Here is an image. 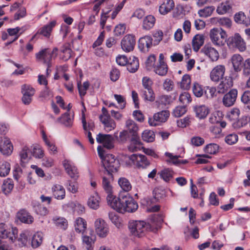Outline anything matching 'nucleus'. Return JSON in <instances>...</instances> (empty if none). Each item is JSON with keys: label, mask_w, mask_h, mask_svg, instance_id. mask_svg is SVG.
Returning <instances> with one entry per match:
<instances>
[{"label": "nucleus", "mask_w": 250, "mask_h": 250, "mask_svg": "<svg viewBox=\"0 0 250 250\" xmlns=\"http://www.w3.org/2000/svg\"><path fill=\"white\" fill-rule=\"evenodd\" d=\"M110 206L122 213L134 212L138 208L137 202L128 193H121Z\"/></svg>", "instance_id": "f257e3e1"}, {"label": "nucleus", "mask_w": 250, "mask_h": 250, "mask_svg": "<svg viewBox=\"0 0 250 250\" xmlns=\"http://www.w3.org/2000/svg\"><path fill=\"white\" fill-rule=\"evenodd\" d=\"M128 228L131 234L138 237H143L147 231L153 230L151 225L144 221H130Z\"/></svg>", "instance_id": "f03ea898"}, {"label": "nucleus", "mask_w": 250, "mask_h": 250, "mask_svg": "<svg viewBox=\"0 0 250 250\" xmlns=\"http://www.w3.org/2000/svg\"><path fill=\"white\" fill-rule=\"evenodd\" d=\"M58 49L57 47L51 50L49 48H44L36 54V59L38 62H42L47 65L46 75H49V68L51 66V62L53 58L56 57Z\"/></svg>", "instance_id": "7ed1b4c3"}, {"label": "nucleus", "mask_w": 250, "mask_h": 250, "mask_svg": "<svg viewBox=\"0 0 250 250\" xmlns=\"http://www.w3.org/2000/svg\"><path fill=\"white\" fill-rule=\"evenodd\" d=\"M209 37L212 42L215 45H223L227 38L226 32L222 28H214L209 32Z\"/></svg>", "instance_id": "20e7f679"}, {"label": "nucleus", "mask_w": 250, "mask_h": 250, "mask_svg": "<svg viewBox=\"0 0 250 250\" xmlns=\"http://www.w3.org/2000/svg\"><path fill=\"white\" fill-rule=\"evenodd\" d=\"M18 230L16 228H9L3 223L0 224V238L7 239L13 243L17 237Z\"/></svg>", "instance_id": "39448f33"}, {"label": "nucleus", "mask_w": 250, "mask_h": 250, "mask_svg": "<svg viewBox=\"0 0 250 250\" xmlns=\"http://www.w3.org/2000/svg\"><path fill=\"white\" fill-rule=\"evenodd\" d=\"M102 114L99 116L100 121L104 126V129L106 132L114 129L116 126L115 121L112 120L107 109L103 107L102 109Z\"/></svg>", "instance_id": "423d86ee"}, {"label": "nucleus", "mask_w": 250, "mask_h": 250, "mask_svg": "<svg viewBox=\"0 0 250 250\" xmlns=\"http://www.w3.org/2000/svg\"><path fill=\"white\" fill-rule=\"evenodd\" d=\"M102 163L108 173L116 172L120 167L119 161L112 154L106 155Z\"/></svg>", "instance_id": "0eeeda50"}, {"label": "nucleus", "mask_w": 250, "mask_h": 250, "mask_svg": "<svg viewBox=\"0 0 250 250\" xmlns=\"http://www.w3.org/2000/svg\"><path fill=\"white\" fill-rule=\"evenodd\" d=\"M229 48H237L240 51H244L246 49V43L239 34H235L229 37L227 42Z\"/></svg>", "instance_id": "6e6552de"}, {"label": "nucleus", "mask_w": 250, "mask_h": 250, "mask_svg": "<svg viewBox=\"0 0 250 250\" xmlns=\"http://www.w3.org/2000/svg\"><path fill=\"white\" fill-rule=\"evenodd\" d=\"M169 116V112L168 111L162 110L155 113L152 118H149L148 122L150 126H156L166 122Z\"/></svg>", "instance_id": "1a4fd4ad"}, {"label": "nucleus", "mask_w": 250, "mask_h": 250, "mask_svg": "<svg viewBox=\"0 0 250 250\" xmlns=\"http://www.w3.org/2000/svg\"><path fill=\"white\" fill-rule=\"evenodd\" d=\"M128 158L131 161L130 164H132L138 167L145 168L149 165V161L144 155L132 154L128 156Z\"/></svg>", "instance_id": "9d476101"}, {"label": "nucleus", "mask_w": 250, "mask_h": 250, "mask_svg": "<svg viewBox=\"0 0 250 250\" xmlns=\"http://www.w3.org/2000/svg\"><path fill=\"white\" fill-rule=\"evenodd\" d=\"M21 93L22 103L28 105L32 102V97L35 94V89L29 85L24 84L21 86Z\"/></svg>", "instance_id": "9b49d317"}, {"label": "nucleus", "mask_w": 250, "mask_h": 250, "mask_svg": "<svg viewBox=\"0 0 250 250\" xmlns=\"http://www.w3.org/2000/svg\"><path fill=\"white\" fill-rule=\"evenodd\" d=\"M134 36L131 35L125 36L122 40L121 45L122 49L126 52L132 51L135 45Z\"/></svg>", "instance_id": "f8f14e48"}, {"label": "nucleus", "mask_w": 250, "mask_h": 250, "mask_svg": "<svg viewBox=\"0 0 250 250\" xmlns=\"http://www.w3.org/2000/svg\"><path fill=\"white\" fill-rule=\"evenodd\" d=\"M226 68L223 65H217L214 67L210 73V80L214 82H218L224 77Z\"/></svg>", "instance_id": "ddd939ff"}, {"label": "nucleus", "mask_w": 250, "mask_h": 250, "mask_svg": "<svg viewBox=\"0 0 250 250\" xmlns=\"http://www.w3.org/2000/svg\"><path fill=\"white\" fill-rule=\"evenodd\" d=\"M102 186L104 190L107 194L106 197L107 203L110 206L116 198L112 194V187L110 181L105 177H103Z\"/></svg>", "instance_id": "4468645a"}, {"label": "nucleus", "mask_w": 250, "mask_h": 250, "mask_svg": "<svg viewBox=\"0 0 250 250\" xmlns=\"http://www.w3.org/2000/svg\"><path fill=\"white\" fill-rule=\"evenodd\" d=\"M153 199L147 198L146 199L147 206H150L152 204H154L157 202L160 201L164 199L166 196V192L162 188H155L153 192Z\"/></svg>", "instance_id": "2eb2a0df"}, {"label": "nucleus", "mask_w": 250, "mask_h": 250, "mask_svg": "<svg viewBox=\"0 0 250 250\" xmlns=\"http://www.w3.org/2000/svg\"><path fill=\"white\" fill-rule=\"evenodd\" d=\"M237 93L236 89H232L225 94L222 99L223 105L226 107L234 105L237 99Z\"/></svg>", "instance_id": "dca6fc26"}, {"label": "nucleus", "mask_w": 250, "mask_h": 250, "mask_svg": "<svg viewBox=\"0 0 250 250\" xmlns=\"http://www.w3.org/2000/svg\"><path fill=\"white\" fill-rule=\"evenodd\" d=\"M95 230L98 235L101 237H105L108 232L107 225L102 219H97L95 222Z\"/></svg>", "instance_id": "f3484780"}, {"label": "nucleus", "mask_w": 250, "mask_h": 250, "mask_svg": "<svg viewBox=\"0 0 250 250\" xmlns=\"http://www.w3.org/2000/svg\"><path fill=\"white\" fill-rule=\"evenodd\" d=\"M13 147L10 140L7 138H0V152L5 156L11 154Z\"/></svg>", "instance_id": "a211bd4d"}, {"label": "nucleus", "mask_w": 250, "mask_h": 250, "mask_svg": "<svg viewBox=\"0 0 250 250\" xmlns=\"http://www.w3.org/2000/svg\"><path fill=\"white\" fill-rule=\"evenodd\" d=\"M96 141L98 143L103 144L104 146L108 149L113 147V138L110 134L99 133L97 135Z\"/></svg>", "instance_id": "6ab92c4d"}, {"label": "nucleus", "mask_w": 250, "mask_h": 250, "mask_svg": "<svg viewBox=\"0 0 250 250\" xmlns=\"http://www.w3.org/2000/svg\"><path fill=\"white\" fill-rule=\"evenodd\" d=\"M74 114L66 112L62 114V116L57 119V122L63 125L66 127L70 128L73 124Z\"/></svg>", "instance_id": "aec40b11"}, {"label": "nucleus", "mask_w": 250, "mask_h": 250, "mask_svg": "<svg viewBox=\"0 0 250 250\" xmlns=\"http://www.w3.org/2000/svg\"><path fill=\"white\" fill-rule=\"evenodd\" d=\"M201 51L213 62L216 61L219 59V54L218 51L209 45H205Z\"/></svg>", "instance_id": "412c9836"}, {"label": "nucleus", "mask_w": 250, "mask_h": 250, "mask_svg": "<svg viewBox=\"0 0 250 250\" xmlns=\"http://www.w3.org/2000/svg\"><path fill=\"white\" fill-rule=\"evenodd\" d=\"M152 44V38L149 36H145L139 40L138 47L142 51L147 52Z\"/></svg>", "instance_id": "4be33fe9"}, {"label": "nucleus", "mask_w": 250, "mask_h": 250, "mask_svg": "<svg viewBox=\"0 0 250 250\" xmlns=\"http://www.w3.org/2000/svg\"><path fill=\"white\" fill-rule=\"evenodd\" d=\"M17 218L22 223L27 224H31L34 222V218L25 209H21L17 213Z\"/></svg>", "instance_id": "5701e85b"}, {"label": "nucleus", "mask_w": 250, "mask_h": 250, "mask_svg": "<svg viewBox=\"0 0 250 250\" xmlns=\"http://www.w3.org/2000/svg\"><path fill=\"white\" fill-rule=\"evenodd\" d=\"M230 61L235 72H239L241 70L243 66L244 59L240 55L238 54L233 55L231 57Z\"/></svg>", "instance_id": "b1692460"}, {"label": "nucleus", "mask_w": 250, "mask_h": 250, "mask_svg": "<svg viewBox=\"0 0 250 250\" xmlns=\"http://www.w3.org/2000/svg\"><path fill=\"white\" fill-rule=\"evenodd\" d=\"M233 85L232 80L230 77H226L218 85L217 92L223 94Z\"/></svg>", "instance_id": "393cba45"}, {"label": "nucleus", "mask_w": 250, "mask_h": 250, "mask_svg": "<svg viewBox=\"0 0 250 250\" xmlns=\"http://www.w3.org/2000/svg\"><path fill=\"white\" fill-rule=\"evenodd\" d=\"M63 166L68 174L74 179H77L79 177V173L77 167L72 165L68 161L65 160L63 162Z\"/></svg>", "instance_id": "a878e982"}, {"label": "nucleus", "mask_w": 250, "mask_h": 250, "mask_svg": "<svg viewBox=\"0 0 250 250\" xmlns=\"http://www.w3.org/2000/svg\"><path fill=\"white\" fill-rule=\"evenodd\" d=\"M174 6L173 0H165L159 7V12L162 15H166L172 10Z\"/></svg>", "instance_id": "bb28decb"}, {"label": "nucleus", "mask_w": 250, "mask_h": 250, "mask_svg": "<svg viewBox=\"0 0 250 250\" xmlns=\"http://www.w3.org/2000/svg\"><path fill=\"white\" fill-rule=\"evenodd\" d=\"M30 236L31 233L29 231L27 230L23 231L20 236L16 239L18 242V245L20 247L26 246L29 243Z\"/></svg>", "instance_id": "cd10ccee"}, {"label": "nucleus", "mask_w": 250, "mask_h": 250, "mask_svg": "<svg viewBox=\"0 0 250 250\" xmlns=\"http://www.w3.org/2000/svg\"><path fill=\"white\" fill-rule=\"evenodd\" d=\"M205 38L203 34H197L192 41V47L195 52L198 51L204 43Z\"/></svg>", "instance_id": "c85d7f7f"}, {"label": "nucleus", "mask_w": 250, "mask_h": 250, "mask_svg": "<svg viewBox=\"0 0 250 250\" xmlns=\"http://www.w3.org/2000/svg\"><path fill=\"white\" fill-rule=\"evenodd\" d=\"M53 195L57 199H63L65 196V191L63 187L60 185H56L52 188Z\"/></svg>", "instance_id": "c756f323"}, {"label": "nucleus", "mask_w": 250, "mask_h": 250, "mask_svg": "<svg viewBox=\"0 0 250 250\" xmlns=\"http://www.w3.org/2000/svg\"><path fill=\"white\" fill-rule=\"evenodd\" d=\"M56 24V21H51L49 24L45 25L41 28L37 34H40L46 37H49L50 35V33L53 28L55 26Z\"/></svg>", "instance_id": "7c9ffc66"}, {"label": "nucleus", "mask_w": 250, "mask_h": 250, "mask_svg": "<svg viewBox=\"0 0 250 250\" xmlns=\"http://www.w3.org/2000/svg\"><path fill=\"white\" fill-rule=\"evenodd\" d=\"M127 69L131 73L135 72L139 66V61L134 56L130 57L127 64Z\"/></svg>", "instance_id": "2f4dec72"}, {"label": "nucleus", "mask_w": 250, "mask_h": 250, "mask_svg": "<svg viewBox=\"0 0 250 250\" xmlns=\"http://www.w3.org/2000/svg\"><path fill=\"white\" fill-rule=\"evenodd\" d=\"M196 116L199 119H204L209 113L208 108L205 105H197L194 107Z\"/></svg>", "instance_id": "473e14b6"}, {"label": "nucleus", "mask_w": 250, "mask_h": 250, "mask_svg": "<svg viewBox=\"0 0 250 250\" xmlns=\"http://www.w3.org/2000/svg\"><path fill=\"white\" fill-rule=\"evenodd\" d=\"M234 19L235 21L238 23L243 24L247 26L250 25V19L246 17L243 12H240L236 13Z\"/></svg>", "instance_id": "72a5a7b5"}, {"label": "nucleus", "mask_w": 250, "mask_h": 250, "mask_svg": "<svg viewBox=\"0 0 250 250\" xmlns=\"http://www.w3.org/2000/svg\"><path fill=\"white\" fill-rule=\"evenodd\" d=\"M71 52L68 44L63 45L60 49L61 58L64 61H67L71 57Z\"/></svg>", "instance_id": "f704fd0d"}, {"label": "nucleus", "mask_w": 250, "mask_h": 250, "mask_svg": "<svg viewBox=\"0 0 250 250\" xmlns=\"http://www.w3.org/2000/svg\"><path fill=\"white\" fill-rule=\"evenodd\" d=\"M100 198L99 195L95 193L91 195L88 199L87 205L92 209H97L99 207Z\"/></svg>", "instance_id": "c9c22d12"}, {"label": "nucleus", "mask_w": 250, "mask_h": 250, "mask_svg": "<svg viewBox=\"0 0 250 250\" xmlns=\"http://www.w3.org/2000/svg\"><path fill=\"white\" fill-rule=\"evenodd\" d=\"M168 67L165 62L162 63H157L154 66V71L155 73L160 76H164L166 75L167 73Z\"/></svg>", "instance_id": "e433bc0d"}, {"label": "nucleus", "mask_w": 250, "mask_h": 250, "mask_svg": "<svg viewBox=\"0 0 250 250\" xmlns=\"http://www.w3.org/2000/svg\"><path fill=\"white\" fill-rule=\"evenodd\" d=\"M82 122L83 124V127L85 131V133L93 130L95 128L94 123L92 120H89L87 123L85 119L84 113L83 112L82 117Z\"/></svg>", "instance_id": "4c0bfd02"}, {"label": "nucleus", "mask_w": 250, "mask_h": 250, "mask_svg": "<svg viewBox=\"0 0 250 250\" xmlns=\"http://www.w3.org/2000/svg\"><path fill=\"white\" fill-rule=\"evenodd\" d=\"M19 155L21 161L22 163H26L31 159L30 149L26 146H24L22 147L20 152Z\"/></svg>", "instance_id": "58836bf2"}, {"label": "nucleus", "mask_w": 250, "mask_h": 250, "mask_svg": "<svg viewBox=\"0 0 250 250\" xmlns=\"http://www.w3.org/2000/svg\"><path fill=\"white\" fill-rule=\"evenodd\" d=\"M14 182L11 179L7 178L3 181L2 190L3 193L7 195L9 194L14 188Z\"/></svg>", "instance_id": "ea45409f"}, {"label": "nucleus", "mask_w": 250, "mask_h": 250, "mask_svg": "<svg viewBox=\"0 0 250 250\" xmlns=\"http://www.w3.org/2000/svg\"><path fill=\"white\" fill-rule=\"evenodd\" d=\"M233 5V3L232 0H227L225 2L221 4V5L218 7L217 11L219 13H225L229 12L231 9Z\"/></svg>", "instance_id": "a19ab883"}, {"label": "nucleus", "mask_w": 250, "mask_h": 250, "mask_svg": "<svg viewBox=\"0 0 250 250\" xmlns=\"http://www.w3.org/2000/svg\"><path fill=\"white\" fill-rule=\"evenodd\" d=\"M11 165L7 161H0V176L5 177L7 176L10 171Z\"/></svg>", "instance_id": "79ce46f5"}, {"label": "nucleus", "mask_w": 250, "mask_h": 250, "mask_svg": "<svg viewBox=\"0 0 250 250\" xmlns=\"http://www.w3.org/2000/svg\"><path fill=\"white\" fill-rule=\"evenodd\" d=\"M155 22V19L154 16H147L143 21V28L145 30H149L154 26Z\"/></svg>", "instance_id": "37998d69"}, {"label": "nucleus", "mask_w": 250, "mask_h": 250, "mask_svg": "<svg viewBox=\"0 0 250 250\" xmlns=\"http://www.w3.org/2000/svg\"><path fill=\"white\" fill-rule=\"evenodd\" d=\"M118 184L121 188L125 191V193L130 191L132 188L130 182L125 178L122 177L118 180Z\"/></svg>", "instance_id": "c03bdc74"}, {"label": "nucleus", "mask_w": 250, "mask_h": 250, "mask_svg": "<svg viewBox=\"0 0 250 250\" xmlns=\"http://www.w3.org/2000/svg\"><path fill=\"white\" fill-rule=\"evenodd\" d=\"M43 234L41 232H36L32 237L31 245L36 248L40 246L42 242Z\"/></svg>", "instance_id": "a18cd8bd"}, {"label": "nucleus", "mask_w": 250, "mask_h": 250, "mask_svg": "<svg viewBox=\"0 0 250 250\" xmlns=\"http://www.w3.org/2000/svg\"><path fill=\"white\" fill-rule=\"evenodd\" d=\"M86 228V224L84 220L82 218H78L76 221L75 229L78 233H83Z\"/></svg>", "instance_id": "49530a36"}, {"label": "nucleus", "mask_w": 250, "mask_h": 250, "mask_svg": "<svg viewBox=\"0 0 250 250\" xmlns=\"http://www.w3.org/2000/svg\"><path fill=\"white\" fill-rule=\"evenodd\" d=\"M155 137L154 132L150 130H145L142 135V139L146 142H153Z\"/></svg>", "instance_id": "de8ad7c7"}, {"label": "nucleus", "mask_w": 250, "mask_h": 250, "mask_svg": "<svg viewBox=\"0 0 250 250\" xmlns=\"http://www.w3.org/2000/svg\"><path fill=\"white\" fill-rule=\"evenodd\" d=\"M125 125L129 132L132 133L133 136H136L138 130L137 124L133 120L128 119L126 121Z\"/></svg>", "instance_id": "09e8293b"}, {"label": "nucleus", "mask_w": 250, "mask_h": 250, "mask_svg": "<svg viewBox=\"0 0 250 250\" xmlns=\"http://www.w3.org/2000/svg\"><path fill=\"white\" fill-rule=\"evenodd\" d=\"M191 79L188 75H184L180 83V87L185 90H188L190 87Z\"/></svg>", "instance_id": "8fccbe9b"}, {"label": "nucleus", "mask_w": 250, "mask_h": 250, "mask_svg": "<svg viewBox=\"0 0 250 250\" xmlns=\"http://www.w3.org/2000/svg\"><path fill=\"white\" fill-rule=\"evenodd\" d=\"M143 97L145 100L152 102L155 100L154 92L152 88H145L143 91Z\"/></svg>", "instance_id": "3c124183"}, {"label": "nucleus", "mask_w": 250, "mask_h": 250, "mask_svg": "<svg viewBox=\"0 0 250 250\" xmlns=\"http://www.w3.org/2000/svg\"><path fill=\"white\" fill-rule=\"evenodd\" d=\"M215 8L213 6H207L202 9L198 11V14L201 17H208L210 16L214 10Z\"/></svg>", "instance_id": "603ef678"}, {"label": "nucleus", "mask_w": 250, "mask_h": 250, "mask_svg": "<svg viewBox=\"0 0 250 250\" xmlns=\"http://www.w3.org/2000/svg\"><path fill=\"white\" fill-rule=\"evenodd\" d=\"M172 171L169 168H165L160 173L161 177L166 182H168L172 177Z\"/></svg>", "instance_id": "864d4df0"}, {"label": "nucleus", "mask_w": 250, "mask_h": 250, "mask_svg": "<svg viewBox=\"0 0 250 250\" xmlns=\"http://www.w3.org/2000/svg\"><path fill=\"white\" fill-rule=\"evenodd\" d=\"M53 221L56 225L61 229H65L67 226V222L66 220L62 217H54Z\"/></svg>", "instance_id": "5fc2aeb1"}, {"label": "nucleus", "mask_w": 250, "mask_h": 250, "mask_svg": "<svg viewBox=\"0 0 250 250\" xmlns=\"http://www.w3.org/2000/svg\"><path fill=\"white\" fill-rule=\"evenodd\" d=\"M31 153L35 157L41 159L43 156V151L42 148L38 146H33Z\"/></svg>", "instance_id": "6e6d98bb"}, {"label": "nucleus", "mask_w": 250, "mask_h": 250, "mask_svg": "<svg viewBox=\"0 0 250 250\" xmlns=\"http://www.w3.org/2000/svg\"><path fill=\"white\" fill-rule=\"evenodd\" d=\"M187 112V108L185 105L178 106L173 110L172 114L175 117H180L185 114Z\"/></svg>", "instance_id": "4d7b16f0"}, {"label": "nucleus", "mask_w": 250, "mask_h": 250, "mask_svg": "<svg viewBox=\"0 0 250 250\" xmlns=\"http://www.w3.org/2000/svg\"><path fill=\"white\" fill-rule=\"evenodd\" d=\"M218 149L219 146L214 143L207 145L205 147V151L210 154H215Z\"/></svg>", "instance_id": "13d9d810"}, {"label": "nucleus", "mask_w": 250, "mask_h": 250, "mask_svg": "<svg viewBox=\"0 0 250 250\" xmlns=\"http://www.w3.org/2000/svg\"><path fill=\"white\" fill-rule=\"evenodd\" d=\"M240 114V110L237 108H234L228 114V117L231 121H237Z\"/></svg>", "instance_id": "bf43d9fd"}, {"label": "nucleus", "mask_w": 250, "mask_h": 250, "mask_svg": "<svg viewBox=\"0 0 250 250\" xmlns=\"http://www.w3.org/2000/svg\"><path fill=\"white\" fill-rule=\"evenodd\" d=\"M216 88L215 87L207 86L205 90V94L208 98H212L217 96Z\"/></svg>", "instance_id": "052dcab7"}, {"label": "nucleus", "mask_w": 250, "mask_h": 250, "mask_svg": "<svg viewBox=\"0 0 250 250\" xmlns=\"http://www.w3.org/2000/svg\"><path fill=\"white\" fill-rule=\"evenodd\" d=\"M179 101L183 104H187L191 102V98L188 92H184L180 94Z\"/></svg>", "instance_id": "680f3d73"}, {"label": "nucleus", "mask_w": 250, "mask_h": 250, "mask_svg": "<svg viewBox=\"0 0 250 250\" xmlns=\"http://www.w3.org/2000/svg\"><path fill=\"white\" fill-rule=\"evenodd\" d=\"M238 136L235 133L228 135L225 137V142L229 145H232L238 141Z\"/></svg>", "instance_id": "e2e57ef3"}, {"label": "nucleus", "mask_w": 250, "mask_h": 250, "mask_svg": "<svg viewBox=\"0 0 250 250\" xmlns=\"http://www.w3.org/2000/svg\"><path fill=\"white\" fill-rule=\"evenodd\" d=\"M89 86V84L88 82H84L82 85L81 84V82L78 83V88L79 94L81 97L85 95L86 91L88 88Z\"/></svg>", "instance_id": "0e129e2a"}, {"label": "nucleus", "mask_w": 250, "mask_h": 250, "mask_svg": "<svg viewBox=\"0 0 250 250\" xmlns=\"http://www.w3.org/2000/svg\"><path fill=\"white\" fill-rule=\"evenodd\" d=\"M67 189L72 192V193H75L78 192V184L75 182H72L68 181L66 185Z\"/></svg>", "instance_id": "69168bd1"}, {"label": "nucleus", "mask_w": 250, "mask_h": 250, "mask_svg": "<svg viewBox=\"0 0 250 250\" xmlns=\"http://www.w3.org/2000/svg\"><path fill=\"white\" fill-rule=\"evenodd\" d=\"M194 95L197 97H201L204 93V91L201 85L197 83H195L192 88Z\"/></svg>", "instance_id": "338daca9"}, {"label": "nucleus", "mask_w": 250, "mask_h": 250, "mask_svg": "<svg viewBox=\"0 0 250 250\" xmlns=\"http://www.w3.org/2000/svg\"><path fill=\"white\" fill-rule=\"evenodd\" d=\"M83 241L86 249L87 250H91L92 248V245L94 243V241L92 238L88 236H83Z\"/></svg>", "instance_id": "774afa93"}]
</instances>
